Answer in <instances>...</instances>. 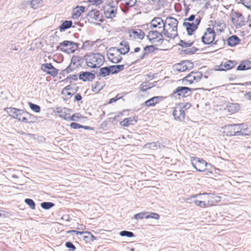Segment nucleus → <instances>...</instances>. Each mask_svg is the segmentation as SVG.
Segmentation results:
<instances>
[{
    "label": "nucleus",
    "instance_id": "1",
    "mask_svg": "<svg viewBox=\"0 0 251 251\" xmlns=\"http://www.w3.org/2000/svg\"><path fill=\"white\" fill-rule=\"evenodd\" d=\"M84 57L87 66L93 69L100 67L104 61V56L100 53H91Z\"/></svg>",
    "mask_w": 251,
    "mask_h": 251
},
{
    "label": "nucleus",
    "instance_id": "2",
    "mask_svg": "<svg viewBox=\"0 0 251 251\" xmlns=\"http://www.w3.org/2000/svg\"><path fill=\"white\" fill-rule=\"evenodd\" d=\"M216 36V32L214 29L211 27H208L206 29L203 35L201 38L202 43L204 45H218L219 42H221V47L225 45L226 41L222 38V39L216 40L214 42Z\"/></svg>",
    "mask_w": 251,
    "mask_h": 251
},
{
    "label": "nucleus",
    "instance_id": "3",
    "mask_svg": "<svg viewBox=\"0 0 251 251\" xmlns=\"http://www.w3.org/2000/svg\"><path fill=\"white\" fill-rule=\"evenodd\" d=\"M195 89L186 87L178 86L176 87L170 95V97L176 99L177 97L179 98L182 97L183 98L187 97L191 95V93Z\"/></svg>",
    "mask_w": 251,
    "mask_h": 251
},
{
    "label": "nucleus",
    "instance_id": "4",
    "mask_svg": "<svg viewBox=\"0 0 251 251\" xmlns=\"http://www.w3.org/2000/svg\"><path fill=\"white\" fill-rule=\"evenodd\" d=\"M231 18L232 22L235 25L237 28L245 25L244 16L240 12L235 11L232 13L231 15Z\"/></svg>",
    "mask_w": 251,
    "mask_h": 251
},
{
    "label": "nucleus",
    "instance_id": "5",
    "mask_svg": "<svg viewBox=\"0 0 251 251\" xmlns=\"http://www.w3.org/2000/svg\"><path fill=\"white\" fill-rule=\"evenodd\" d=\"M120 46H123V48L120 49L117 47H111L109 48V51H116L120 54L125 55L128 53L130 50V47L129 43L126 41H122L120 43Z\"/></svg>",
    "mask_w": 251,
    "mask_h": 251
},
{
    "label": "nucleus",
    "instance_id": "6",
    "mask_svg": "<svg viewBox=\"0 0 251 251\" xmlns=\"http://www.w3.org/2000/svg\"><path fill=\"white\" fill-rule=\"evenodd\" d=\"M239 124L228 125L225 126V132L227 136H239Z\"/></svg>",
    "mask_w": 251,
    "mask_h": 251
},
{
    "label": "nucleus",
    "instance_id": "7",
    "mask_svg": "<svg viewBox=\"0 0 251 251\" xmlns=\"http://www.w3.org/2000/svg\"><path fill=\"white\" fill-rule=\"evenodd\" d=\"M178 21L172 17L167 18L163 23V26L167 27L169 26V29L172 28L171 31L177 32V30Z\"/></svg>",
    "mask_w": 251,
    "mask_h": 251
},
{
    "label": "nucleus",
    "instance_id": "8",
    "mask_svg": "<svg viewBox=\"0 0 251 251\" xmlns=\"http://www.w3.org/2000/svg\"><path fill=\"white\" fill-rule=\"evenodd\" d=\"M101 16H100V11L97 10H92L89 11L87 13L86 18L88 19V21L90 23H92V22H90V20H94L95 21H99L100 22H102L103 20L102 19Z\"/></svg>",
    "mask_w": 251,
    "mask_h": 251
},
{
    "label": "nucleus",
    "instance_id": "9",
    "mask_svg": "<svg viewBox=\"0 0 251 251\" xmlns=\"http://www.w3.org/2000/svg\"><path fill=\"white\" fill-rule=\"evenodd\" d=\"M158 48L155 47V46L153 45H147L144 48V52H143L141 55L139 56V59L136 60L134 62H133L132 64H134L135 62L138 61L139 60H141L143 59L145 56L151 52H153L155 50H157Z\"/></svg>",
    "mask_w": 251,
    "mask_h": 251
},
{
    "label": "nucleus",
    "instance_id": "10",
    "mask_svg": "<svg viewBox=\"0 0 251 251\" xmlns=\"http://www.w3.org/2000/svg\"><path fill=\"white\" fill-rule=\"evenodd\" d=\"M79 79L84 82L92 81L95 78V75L90 72H81L78 75Z\"/></svg>",
    "mask_w": 251,
    "mask_h": 251
},
{
    "label": "nucleus",
    "instance_id": "11",
    "mask_svg": "<svg viewBox=\"0 0 251 251\" xmlns=\"http://www.w3.org/2000/svg\"><path fill=\"white\" fill-rule=\"evenodd\" d=\"M236 62L235 61L228 60L226 61L225 63H222L220 66H219V68L217 69L219 71H224L229 70L233 68L236 65Z\"/></svg>",
    "mask_w": 251,
    "mask_h": 251
},
{
    "label": "nucleus",
    "instance_id": "12",
    "mask_svg": "<svg viewBox=\"0 0 251 251\" xmlns=\"http://www.w3.org/2000/svg\"><path fill=\"white\" fill-rule=\"evenodd\" d=\"M163 99V96H154L145 101L144 104L148 107L153 106Z\"/></svg>",
    "mask_w": 251,
    "mask_h": 251
},
{
    "label": "nucleus",
    "instance_id": "13",
    "mask_svg": "<svg viewBox=\"0 0 251 251\" xmlns=\"http://www.w3.org/2000/svg\"><path fill=\"white\" fill-rule=\"evenodd\" d=\"M114 51H109V50L107 51V58L112 63L117 64L121 62L123 58L120 54L116 55L114 53Z\"/></svg>",
    "mask_w": 251,
    "mask_h": 251
},
{
    "label": "nucleus",
    "instance_id": "14",
    "mask_svg": "<svg viewBox=\"0 0 251 251\" xmlns=\"http://www.w3.org/2000/svg\"><path fill=\"white\" fill-rule=\"evenodd\" d=\"M159 35H160V32L157 30H150L148 32L147 38L151 43L153 44L155 42H156V40L159 37Z\"/></svg>",
    "mask_w": 251,
    "mask_h": 251
},
{
    "label": "nucleus",
    "instance_id": "15",
    "mask_svg": "<svg viewBox=\"0 0 251 251\" xmlns=\"http://www.w3.org/2000/svg\"><path fill=\"white\" fill-rule=\"evenodd\" d=\"M112 74L111 66L100 68L99 73L97 74L98 77H105Z\"/></svg>",
    "mask_w": 251,
    "mask_h": 251
},
{
    "label": "nucleus",
    "instance_id": "16",
    "mask_svg": "<svg viewBox=\"0 0 251 251\" xmlns=\"http://www.w3.org/2000/svg\"><path fill=\"white\" fill-rule=\"evenodd\" d=\"M183 25L185 27L187 34L192 35L197 29L198 27L195 25L194 23L184 22Z\"/></svg>",
    "mask_w": 251,
    "mask_h": 251
},
{
    "label": "nucleus",
    "instance_id": "17",
    "mask_svg": "<svg viewBox=\"0 0 251 251\" xmlns=\"http://www.w3.org/2000/svg\"><path fill=\"white\" fill-rule=\"evenodd\" d=\"M251 69V61L243 60L237 67V71H245Z\"/></svg>",
    "mask_w": 251,
    "mask_h": 251
},
{
    "label": "nucleus",
    "instance_id": "18",
    "mask_svg": "<svg viewBox=\"0 0 251 251\" xmlns=\"http://www.w3.org/2000/svg\"><path fill=\"white\" fill-rule=\"evenodd\" d=\"M202 76L203 74L201 72L192 71V72H191L190 74L186 75V79L190 77L193 76V77L192 78V79L193 80V82L194 81L198 82L201 79Z\"/></svg>",
    "mask_w": 251,
    "mask_h": 251
},
{
    "label": "nucleus",
    "instance_id": "19",
    "mask_svg": "<svg viewBox=\"0 0 251 251\" xmlns=\"http://www.w3.org/2000/svg\"><path fill=\"white\" fill-rule=\"evenodd\" d=\"M135 117H129L124 119L123 121L120 122V124L122 126L127 127L130 125H134L137 123V120L135 119Z\"/></svg>",
    "mask_w": 251,
    "mask_h": 251
},
{
    "label": "nucleus",
    "instance_id": "20",
    "mask_svg": "<svg viewBox=\"0 0 251 251\" xmlns=\"http://www.w3.org/2000/svg\"><path fill=\"white\" fill-rule=\"evenodd\" d=\"M4 110L14 119L17 118L18 113L22 111V109L14 107H6L4 109Z\"/></svg>",
    "mask_w": 251,
    "mask_h": 251
},
{
    "label": "nucleus",
    "instance_id": "21",
    "mask_svg": "<svg viewBox=\"0 0 251 251\" xmlns=\"http://www.w3.org/2000/svg\"><path fill=\"white\" fill-rule=\"evenodd\" d=\"M110 10H107L104 12L105 17L108 19H112L115 17L117 11V5L116 6L110 5Z\"/></svg>",
    "mask_w": 251,
    "mask_h": 251
},
{
    "label": "nucleus",
    "instance_id": "22",
    "mask_svg": "<svg viewBox=\"0 0 251 251\" xmlns=\"http://www.w3.org/2000/svg\"><path fill=\"white\" fill-rule=\"evenodd\" d=\"M176 112L177 110L176 108H175L173 111V115L174 116L175 119L179 121H183L185 115L184 110H183L182 108H180L178 112V116H176Z\"/></svg>",
    "mask_w": 251,
    "mask_h": 251
},
{
    "label": "nucleus",
    "instance_id": "23",
    "mask_svg": "<svg viewBox=\"0 0 251 251\" xmlns=\"http://www.w3.org/2000/svg\"><path fill=\"white\" fill-rule=\"evenodd\" d=\"M56 112L59 114V116L67 121L68 117L70 115L67 112L69 109L67 108H62L58 107L56 108Z\"/></svg>",
    "mask_w": 251,
    "mask_h": 251
},
{
    "label": "nucleus",
    "instance_id": "24",
    "mask_svg": "<svg viewBox=\"0 0 251 251\" xmlns=\"http://www.w3.org/2000/svg\"><path fill=\"white\" fill-rule=\"evenodd\" d=\"M240 41V39L237 35H233L227 39V44L230 47H234L238 44Z\"/></svg>",
    "mask_w": 251,
    "mask_h": 251
},
{
    "label": "nucleus",
    "instance_id": "25",
    "mask_svg": "<svg viewBox=\"0 0 251 251\" xmlns=\"http://www.w3.org/2000/svg\"><path fill=\"white\" fill-rule=\"evenodd\" d=\"M163 20L160 17L153 18L150 23L151 27L153 28L158 27V28H161V26H160L161 24H162V26H163Z\"/></svg>",
    "mask_w": 251,
    "mask_h": 251
},
{
    "label": "nucleus",
    "instance_id": "26",
    "mask_svg": "<svg viewBox=\"0 0 251 251\" xmlns=\"http://www.w3.org/2000/svg\"><path fill=\"white\" fill-rule=\"evenodd\" d=\"M85 7L83 6H77L73 10L72 17L74 19H77L81 14L85 11Z\"/></svg>",
    "mask_w": 251,
    "mask_h": 251
},
{
    "label": "nucleus",
    "instance_id": "27",
    "mask_svg": "<svg viewBox=\"0 0 251 251\" xmlns=\"http://www.w3.org/2000/svg\"><path fill=\"white\" fill-rule=\"evenodd\" d=\"M79 44L75 42V44L71 45V47L68 49L61 48L60 50L67 53H74L78 48Z\"/></svg>",
    "mask_w": 251,
    "mask_h": 251
},
{
    "label": "nucleus",
    "instance_id": "28",
    "mask_svg": "<svg viewBox=\"0 0 251 251\" xmlns=\"http://www.w3.org/2000/svg\"><path fill=\"white\" fill-rule=\"evenodd\" d=\"M239 136H246L249 135L251 133V130L247 127V125H245L244 124H239Z\"/></svg>",
    "mask_w": 251,
    "mask_h": 251
},
{
    "label": "nucleus",
    "instance_id": "29",
    "mask_svg": "<svg viewBox=\"0 0 251 251\" xmlns=\"http://www.w3.org/2000/svg\"><path fill=\"white\" fill-rule=\"evenodd\" d=\"M73 22L72 21L65 20L62 21V24L59 26V29L61 32L64 31L66 29L72 27Z\"/></svg>",
    "mask_w": 251,
    "mask_h": 251
},
{
    "label": "nucleus",
    "instance_id": "30",
    "mask_svg": "<svg viewBox=\"0 0 251 251\" xmlns=\"http://www.w3.org/2000/svg\"><path fill=\"white\" fill-rule=\"evenodd\" d=\"M191 161L195 162L196 164L197 163H199V167H200L201 165H204L205 167H207L208 166H211L210 164L207 163L202 158H200L197 157L192 156L191 157Z\"/></svg>",
    "mask_w": 251,
    "mask_h": 251
},
{
    "label": "nucleus",
    "instance_id": "31",
    "mask_svg": "<svg viewBox=\"0 0 251 251\" xmlns=\"http://www.w3.org/2000/svg\"><path fill=\"white\" fill-rule=\"evenodd\" d=\"M240 106L238 103H231L227 105V109L229 112L235 113L240 109Z\"/></svg>",
    "mask_w": 251,
    "mask_h": 251
},
{
    "label": "nucleus",
    "instance_id": "32",
    "mask_svg": "<svg viewBox=\"0 0 251 251\" xmlns=\"http://www.w3.org/2000/svg\"><path fill=\"white\" fill-rule=\"evenodd\" d=\"M163 29H162V32L163 34L167 37L169 38H172L174 39L176 36H178V34L177 32H176V33L175 35H173V34L170 33L168 30L170 29L169 28H167V27H165L164 26H162Z\"/></svg>",
    "mask_w": 251,
    "mask_h": 251
},
{
    "label": "nucleus",
    "instance_id": "33",
    "mask_svg": "<svg viewBox=\"0 0 251 251\" xmlns=\"http://www.w3.org/2000/svg\"><path fill=\"white\" fill-rule=\"evenodd\" d=\"M112 74H117L124 69V65H111Z\"/></svg>",
    "mask_w": 251,
    "mask_h": 251
},
{
    "label": "nucleus",
    "instance_id": "34",
    "mask_svg": "<svg viewBox=\"0 0 251 251\" xmlns=\"http://www.w3.org/2000/svg\"><path fill=\"white\" fill-rule=\"evenodd\" d=\"M199 49L197 48L196 47H193L192 48L190 49H186L185 50H182L180 51V54H194L197 51H198Z\"/></svg>",
    "mask_w": 251,
    "mask_h": 251
},
{
    "label": "nucleus",
    "instance_id": "35",
    "mask_svg": "<svg viewBox=\"0 0 251 251\" xmlns=\"http://www.w3.org/2000/svg\"><path fill=\"white\" fill-rule=\"evenodd\" d=\"M132 33L136 35L137 37L141 40H142L145 35V32L140 29H132Z\"/></svg>",
    "mask_w": 251,
    "mask_h": 251
},
{
    "label": "nucleus",
    "instance_id": "36",
    "mask_svg": "<svg viewBox=\"0 0 251 251\" xmlns=\"http://www.w3.org/2000/svg\"><path fill=\"white\" fill-rule=\"evenodd\" d=\"M75 44V42L71 41L65 40L62 42L59 43V45L56 47L57 50H60L61 48H63V47H67L71 46V45Z\"/></svg>",
    "mask_w": 251,
    "mask_h": 251
},
{
    "label": "nucleus",
    "instance_id": "37",
    "mask_svg": "<svg viewBox=\"0 0 251 251\" xmlns=\"http://www.w3.org/2000/svg\"><path fill=\"white\" fill-rule=\"evenodd\" d=\"M145 146L151 150H156L158 148H160V143L158 141L153 142L146 144Z\"/></svg>",
    "mask_w": 251,
    "mask_h": 251
},
{
    "label": "nucleus",
    "instance_id": "38",
    "mask_svg": "<svg viewBox=\"0 0 251 251\" xmlns=\"http://www.w3.org/2000/svg\"><path fill=\"white\" fill-rule=\"evenodd\" d=\"M119 1H125L124 4L126 6L132 7L135 5L137 0H116V5L118 4Z\"/></svg>",
    "mask_w": 251,
    "mask_h": 251
},
{
    "label": "nucleus",
    "instance_id": "39",
    "mask_svg": "<svg viewBox=\"0 0 251 251\" xmlns=\"http://www.w3.org/2000/svg\"><path fill=\"white\" fill-rule=\"evenodd\" d=\"M41 207L45 210H48L53 207L55 204L52 202L45 201L41 203Z\"/></svg>",
    "mask_w": 251,
    "mask_h": 251
},
{
    "label": "nucleus",
    "instance_id": "40",
    "mask_svg": "<svg viewBox=\"0 0 251 251\" xmlns=\"http://www.w3.org/2000/svg\"><path fill=\"white\" fill-rule=\"evenodd\" d=\"M81 115L79 113L74 114L71 116H68L67 121H79L80 118H81Z\"/></svg>",
    "mask_w": 251,
    "mask_h": 251
},
{
    "label": "nucleus",
    "instance_id": "41",
    "mask_svg": "<svg viewBox=\"0 0 251 251\" xmlns=\"http://www.w3.org/2000/svg\"><path fill=\"white\" fill-rule=\"evenodd\" d=\"M185 67L186 65L184 63V61H182L180 63L176 65V69L179 72L186 71V70L185 69Z\"/></svg>",
    "mask_w": 251,
    "mask_h": 251
},
{
    "label": "nucleus",
    "instance_id": "42",
    "mask_svg": "<svg viewBox=\"0 0 251 251\" xmlns=\"http://www.w3.org/2000/svg\"><path fill=\"white\" fill-rule=\"evenodd\" d=\"M28 104L30 107V108L36 113H39L41 111V107L39 105L33 103L32 102L29 101L28 102Z\"/></svg>",
    "mask_w": 251,
    "mask_h": 251
},
{
    "label": "nucleus",
    "instance_id": "43",
    "mask_svg": "<svg viewBox=\"0 0 251 251\" xmlns=\"http://www.w3.org/2000/svg\"><path fill=\"white\" fill-rule=\"evenodd\" d=\"M42 4V0H32L30 1L31 7L36 9Z\"/></svg>",
    "mask_w": 251,
    "mask_h": 251
},
{
    "label": "nucleus",
    "instance_id": "44",
    "mask_svg": "<svg viewBox=\"0 0 251 251\" xmlns=\"http://www.w3.org/2000/svg\"><path fill=\"white\" fill-rule=\"evenodd\" d=\"M160 216L157 213L146 212V219L151 218L155 220H158Z\"/></svg>",
    "mask_w": 251,
    "mask_h": 251
},
{
    "label": "nucleus",
    "instance_id": "45",
    "mask_svg": "<svg viewBox=\"0 0 251 251\" xmlns=\"http://www.w3.org/2000/svg\"><path fill=\"white\" fill-rule=\"evenodd\" d=\"M25 202L29 206V207L32 210L35 209L36 204L34 201L31 199H25Z\"/></svg>",
    "mask_w": 251,
    "mask_h": 251
},
{
    "label": "nucleus",
    "instance_id": "46",
    "mask_svg": "<svg viewBox=\"0 0 251 251\" xmlns=\"http://www.w3.org/2000/svg\"><path fill=\"white\" fill-rule=\"evenodd\" d=\"M119 234L122 237H133L135 236L132 232L128 230H122Z\"/></svg>",
    "mask_w": 251,
    "mask_h": 251
},
{
    "label": "nucleus",
    "instance_id": "47",
    "mask_svg": "<svg viewBox=\"0 0 251 251\" xmlns=\"http://www.w3.org/2000/svg\"><path fill=\"white\" fill-rule=\"evenodd\" d=\"M194 42H185L184 40H180L179 43L178 44V45L182 47V48H187L189 47H191L193 45Z\"/></svg>",
    "mask_w": 251,
    "mask_h": 251
},
{
    "label": "nucleus",
    "instance_id": "48",
    "mask_svg": "<svg viewBox=\"0 0 251 251\" xmlns=\"http://www.w3.org/2000/svg\"><path fill=\"white\" fill-rule=\"evenodd\" d=\"M53 68V65L51 63H44L41 66V70L46 73L48 70H51Z\"/></svg>",
    "mask_w": 251,
    "mask_h": 251
},
{
    "label": "nucleus",
    "instance_id": "49",
    "mask_svg": "<svg viewBox=\"0 0 251 251\" xmlns=\"http://www.w3.org/2000/svg\"><path fill=\"white\" fill-rule=\"evenodd\" d=\"M100 84V83L99 82L96 81L95 82V86L92 85V91L93 92L98 93L103 89V86H101L100 88L99 87Z\"/></svg>",
    "mask_w": 251,
    "mask_h": 251
},
{
    "label": "nucleus",
    "instance_id": "50",
    "mask_svg": "<svg viewBox=\"0 0 251 251\" xmlns=\"http://www.w3.org/2000/svg\"><path fill=\"white\" fill-rule=\"evenodd\" d=\"M152 86H150L147 82L142 83L140 85V89L141 91L145 92L147 90L151 89Z\"/></svg>",
    "mask_w": 251,
    "mask_h": 251
},
{
    "label": "nucleus",
    "instance_id": "51",
    "mask_svg": "<svg viewBox=\"0 0 251 251\" xmlns=\"http://www.w3.org/2000/svg\"><path fill=\"white\" fill-rule=\"evenodd\" d=\"M46 73L48 75H51L53 77H55L57 75L58 73V70L56 69L53 66V68L51 70H48L46 71Z\"/></svg>",
    "mask_w": 251,
    "mask_h": 251
},
{
    "label": "nucleus",
    "instance_id": "52",
    "mask_svg": "<svg viewBox=\"0 0 251 251\" xmlns=\"http://www.w3.org/2000/svg\"><path fill=\"white\" fill-rule=\"evenodd\" d=\"M81 66L80 63H78L76 65V67H73L72 64L70 63V64L66 67V71L68 73H70V72H73L75 70L76 68H78L79 67Z\"/></svg>",
    "mask_w": 251,
    "mask_h": 251
},
{
    "label": "nucleus",
    "instance_id": "53",
    "mask_svg": "<svg viewBox=\"0 0 251 251\" xmlns=\"http://www.w3.org/2000/svg\"><path fill=\"white\" fill-rule=\"evenodd\" d=\"M83 60V59L80 56H76V55H73L72 57V58L71 60V64H72V63H80L79 62L81 60Z\"/></svg>",
    "mask_w": 251,
    "mask_h": 251
},
{
    "label": "nucleus",
    "instance_id": "54",
    "mask_svg": "<svg viewBox=\"0 0 251 251\" xmlns=\"http://www.w3.org/2000/svg\"><path fill=\"white\" fill-rule=\"evenodd\" d=\"M133 217L137 220L143 219V218L146 219V212H142L136 214L134 215Z\"/></svg>",
    "mask_w": 251,
    "mask_h": 251
},
{
    "label": "nucleus",
    "instance_id": "55",
    "mask_svg": "<svg viewBox=\"0 0 251 251\" xmlns=\"http://www.w3.org/2000/svg\"><path fill=\"white\" fill-rule=\"evenodd\" d=\"M65 246L68 249L69 251H74L76 250L75 246L71 242H66Z\"/></svg>",
    "mask_w": 251,
    "mask_h": 251
},
{
    "label": "nucleus",
    "instance_id": "56",
    "mask_svg": "<svg viewBox=\"0 0 251 251\" xmlns=\"http://www.w3.org/2000/svg\"><path fill=\"white\" fill-rule=\"evenodd\" d=\"M184 63L186 65L185 69L186 70V71L190 70L193 69L194 67L193 63L190 60H185Z\"/></svg>",
    "mask_w": 251,
    "mask_h": 251
},
{
    "label": "nucleus",
    "instance_id": "57",
    "mask_svg": "<svg viewBox=\"0 0 251 251\" xmlns=\"http://www.w3.org/2000/svg\"><path fill=\"white\" fill-rule=\"evenodd\" d=\"M199 195H207L208 198L214 199V198H220V197L216 196L213 193H203L202 194H199L198 195H196L193 197L196 198Z\"/></svg>",
    "mask_w": 251,
    "mask_h": 251
},
{
    "label": "nucleus",
    "instance_id": "58",
    "mask_svg": "<svg viewBox=\"0 0 251 251\" xmlns=\"http://www.w3.org/2000/svg\"><path fill=\"white\" fill-rule=\"evenodd\" d=\"M25 114L28 116V118L27 119L29 120V121H28L29 124L34 123L37 120L36 117L32 114L28 112H25Z\"/></svg>",
    "mask_w": 251,
    "mask_h": 251
},
{
    "label": "nucleus",
    "instance_id": "59",
    "mask_svg": "<svg viewBox=\"0 0 251 251\" xmlns=\"http://www.w3.org/2000/svg\"><path fill=\"white\" fill-rule=\"evenodd\" d=\"M241 3L249 9H251V0H240Z\"/></svg>",
    "mask_w": 251,
    "mask_h": 251
},
{
    "label": "nucleus",
    "instance_id": "60",
    "mask_svg": "<svg viewBox=\"0 0 251 251\" xmlns=\"http://www.w3.org/2000/svg\"><path fill=\"white\" fill-rule=\"evenodd\" d=\"M194 202L197 206H199L201 207H205L206 206V203L204 201L195 200Z\"/></svg>",
    "mask_w": 251,
    "mask_h": 251
},
{
    "label": "nucleus",
    "instance_id": "61",
    "mask_svg": "<svg viewBox=\"0 0 251 251\" xmlns=\"http://www.w3.org/2000/svg\"><path fill=\"white\" fill-rule=\"evenodd\" d=\"M123 98V96H120L119 94H117L116 97L111 98L108 101V103L111 104L114 102L117 101L118 100L122 99Z\"/></svg>",
    "mask_w": 251,
    "mask_h": 251
},
{
    "label": "nucleus",
    "instance_id": "62",
    "mask_svg": "<svg viewBox=\"0 0 251 251\" xmlns=\"http://www.w3.org/2000/svg\"><path fill=\"white\" fill-rule=\"evenodd\" d=\"M193 77L191 76L189 77L188 78H186V76H185L182 79V82L184 85H186L187 83H185V82H188L189 84H192L193 83V80L192 79Z\"/></svg>",
    "mask_w": 251,
    "mask_h": 251
},
{
    "label": "nucleus",
    "instance_id": "63",
    "mask_svg": "<svg viewBox=\"0 0 251 251\" xmlns=\"http://www.w3.org/2000/svg\"><path fill=\"white\" fill-rule=\"evenodd\" d=\"M70 127L73 129H78L81 127V125L77 123L73 122L70 124Z\"/></svg>",
    "mask_w": 251,
    "mask_h": 251
},
{
    "label": "nucleus",
    "instance_id": "64",
    "mask_svg": "<svg viewBox=\"0 0 251 251\" xmlns=\"http://www.w3.org/2000/svg\"><path fill=\"white\" fill-rule=\"evenodd\" d=\"M163 32L162 31L160 32V35H159V37L158 38V39L156 40V42L158 43L156 44L157 46L158 45H161L163 43V42L164 41V38L163 37Z\"/></svg>",
    "mask_w": 251,
    "mask_h": 251
}]
</instances>
